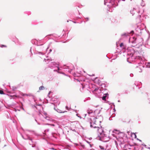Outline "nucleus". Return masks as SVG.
<instances>
[{"label": "nucleus", "instance_id": "1", "mask_svg": "<svg viewBox=\"0 0 150 150\" xmlns=\"http://www.w3.org/2000/svg\"><path fill=\"white\" fill-rule=\"evenodd\" d=\"M93 131L95 133L98 135V137L100 139L101 138L102 136H103L104 134L103 130L102 127H96L94 128Z\"/></svg>", "mask_w": 150, "mask_h": 150}, {"label": "nucleus", "instance_id": "2", "mask_svg": "<svg viewBox=\"0 0 150 150\" xmlns=\"http://www.w3.org/2000/svg\"><path fill=\"white\" fill-rule=\"evenodd\" d=\"M101 121L98 118H94L93 120H91L90 122V126L91 127H93L94 128L96 127V126H94V125H96V123L99 122H101Z\"/></svg>", "mask_w": 150, "mask_h": 150}, {"label": "nucleus", "instance_id": "3", "mask_svg": "<svg viewBox=\"0 0 150 150\" xmlns=\"http://www.w3.org/2000/svg\"><path fill=\"white\" fill-rule=\"evenodd\" d=\"M129 33H124L121 34V36L124 38L129 35Z\"/></svg>", "mask_w": 150, "mask_h": 150}, {"label": "nucleus", "instance_id": "4", "mask_svg": "<svg viewBox=\"0 0 150 150\" xmlns=\"http://www.w3.org/2000/svg\"><path fill=\"white\" fill-rule=\"evenodd\" d=\"M107 94H105L102 97V99L103 100H106V98L107 97Z\"/></svg>", "mask_w": 150, "mask_h": 150}, {"label": "nucleus", "instance_id": "5", "mask_svg": "<svg viewBox=\"0 0 150 150\" xmlns=\"http://www.w3.org/2000/svg\"><path fill=\"white\" fill-rule=\"evenodd\" d=\"M40 90H43L44 89V87L43 86H41L39 88Z\"/></svg>", "mask_w": 150, "mask_h": 150}, {"label": "nucleus", "instance_id": "6", "mask_svg": "<svg viewBox=\"0 0 150 150\" xmlns=\"http://www.w3.org/2000/svg\"><path fill=\"white\" fill-rule=\"evenodd\" d=\"M23 96H30L31 95L30 94H24L23 95Z\"/></svg>", "mask_w": 150, "mask_h": 150}, {"label": "nucleus", "instance_id": "7", "mask_svg": "<svg viewBox=\"0 0 150 150\" xmlns=\"http://www.w3.org/2000/svg\"><path fill=\"white\" fill-rule=\"evenodd\" d=\"M0 94H4V91L2 90H0Z\"/></svg>", "mask_w": 150, "mask_h": 150}, {"label": "nucleus", "instance_id": "8", "mask_svg": "<svg viewBox=\"0 0 150 150\" xmlns=\"http://www.w3.org/2000/svg\"><path fill=\"white\" fill-rule=\"evenodd\" d=\"M120 46L121 47H124V44L122 43H121L120 45Z\"/></svg>", "mask_w": 150, "mask_h": 150}, {"label": "nucleus", "instance_id": "9", "mask_svg": "<svg viewBox=\"0 0 150 150\" xmlns=\"http://www.w3.org/2000/svg\"><path fill=\"white\" fill-rule=\"evenodd\" d=\"M0 47H7L6 46L4 45H0Z\"/></svg>", "mask_w": 150, "mask_h": 150}, {"label": "nucleus", "instance_id": "10", "mask_svg": "<svg viewBox=\"0 0 150 150\" xmlns=\"http://www.w3.org/2000/svg\"><path fill=\"white\" fill-rule=\"evenodd\" d=\"M134 33V31H133V30H132V31L130 32V33H129V34H130V33H131H131H132V34H133Z\"/></svg>", "mask_w": 150, "mask_h": 150}, {"label": "nucleus", "instance_id": "11", "mask_svg": "<svg viewBox=\"0 0 150 150\" xmlns=\"http://www.w3.org/2000/svg\"><path fill=\"white\" fill-rule=\"evenodd\" d=\"M13 98H15V97H18V96H13Z\"/></svg>", "mask_w": 150, "mask_h": 150}, {"label": "nucleus", "instance_id": "12", "mask_svg": "<svg viewBox=\"0 0 150 150\" xmlns=\"http://www.w3.org/2000/svg\"><path fill=\"white\" fill-rule=\"evenodd\" d=\"M51 125H52V126H54V124H52Z\"/></svg>", "mask_w": 150, "mask_h": 150}, {"label": "nucleus", "instance_id": "13", "mask_svg": "<svg viewBox=\"0 0 150 150\" xmlns=\"http://www.w3.org/2000/svg\"><path fill=\"white\" fill-rule=\"evenodd\" d=\"M133 38L135 39V40L136 39V38H135L134 37Z\"/></svg>", "mask_w": 150, "mask_h": 150}, {"label": "nucleus", "instance_id": "14", "mask_svg": "<svg viewBox=\"0 0 150 150\" xmlns=\"http://www.w3.org/2000/svg\"><path fill=\"white\" fill-rule=\"evenodd\" d=\"M66 108H68V107L67 106L66 107Z\"/></svg>", "mask_w": 150, "mask_h": 150}, {"label": "nucleus", "instance_id": "15", "mask_svg": "<svg viewBox=\"0 0 150 150\" xmlns=\"http://www.w3.org/2000/svg\"><path fill=\"white\" fill-rule=\"evenodd\" d=\"M96 125H94V126H96Z\"/></svg>", "mask_w": 150, "mask_h": 150}, {"label": "nucleus", "instance_id": "16", "mask_svg": "<svg viewBox=\"0 0 150 150\" xmlns=\"http://www.w3.org/2000/svg\"><path fill=\"white\" fill-rule=\"evenodd\" d=\"M90 145V146H91H91H92L91 145Z\"/></svg>", "mask_w": 150, "mask_h": 150}]
</instances>
